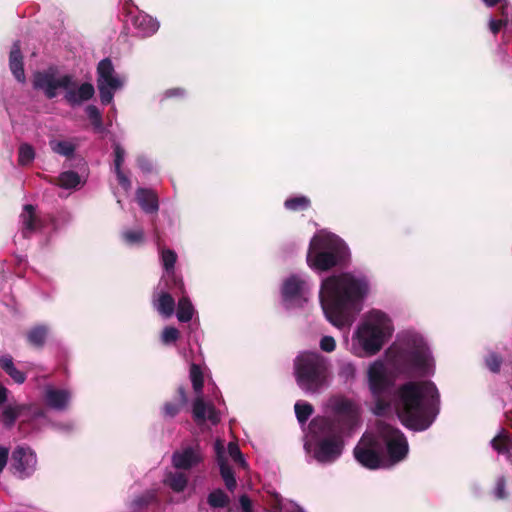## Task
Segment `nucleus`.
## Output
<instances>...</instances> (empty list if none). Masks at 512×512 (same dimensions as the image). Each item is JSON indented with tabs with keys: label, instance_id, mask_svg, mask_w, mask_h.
<instances>
[{
	"label": "nucleus",
	"instance_id": "nucleus-1",
	"mask_svg": "<svg viewBox=\"0 0 512 512\" xmlns=\"http://www.w3.org/2000/svg\"><path fill=\"white\" fill-rule=\"evenodd\" d=\"M393 383L381 362L368 369V386L374 406L373 414L382 417L390 413L392 404L400 422L408 429L424 431L440 412V393L430 380L408 381L401 384L392 399Z\"/></svg>",
	"mask_w": 512,
	"mask_h": 512
},
{
	"label": "nucleus",
	"instance_id": "nucleus-2",
	"mask_svg": "<svg viewBox=\"0 0 512 512\" xmlns=\"http://www.w3.org/2000/svg\"><path fill=\"white\" fill-rule=\"evenodd\" d=\"M370 291L365 275L343 272L327 277L321 284L320 302L327 320L336 327L350 324L362 309Z\"/></svg>",
	"mask_w": 512,
	"mask_h": 512
},
{
	"label": "nucleus",
	"instance_id": "nucleus-3",
	"mask_svg": "<svg viewBox=\"0 0 512 512\" xmlns=\"http://www.w3.org/2000/svg\"><path fill=\"white\" fill-rule=\"evenodd\" d=\"M353 453L363 467L375 470L383 466L385 455L392 463L402 461L408 453V442L400 429L376 420L372 437L365 445L356 446Z\"/></svg>",
	"mask_w": 512,
	"mask_h": 512
},
{
	"label": "nucleus",
	"instance_id": "nucleus-4",
	"mask_svg": "<svg viewBox=\"0 0 512 512\" xmlns=\"http://www.w3.org/2000/svg\"><path fill=\"white\" fill-rule=\"evenodd\" d=\"M343 430L339 421L330 417L317 416L309 423V433L304 448L321 464L335 462L343 453Z\"/></svg>",
	"mask_w": 512,
	"mask_h": 512
},
{
	"label": "nucleus",
	"instance_id": "nucleus-5",
	"mask_svg": "<svg viewBox=\"0 0 512 512\" xmlns=\"http://www.w3.org/2000/svg\"><path fill=\"white\" fill-rule=\"evenodd\" d=\"M350 257L349 247L342 238L333 233H318L310 240L306 262L311 269L325 272L346 266Z\"/></svg>",
	"mask_w": 512,
	"mask_h": 512
},
{
	"label": "nucleus",
	"instance_id": "nucleus-6",
	"mask_svg": "<svg viewBox=\"0 0 512 512\" xmlns=\"http://www.w3.org/2000/svg\"><path fill=\"white\" fill-rule=\"evenodd\" d=\"M75 86L73 76L69 74L55 78L53 73L38 71L33 76V87L42 90L48 99L57 96V89H65L64 99L72 107L90 100L95 94L94 86L89 82L82 83L77 90Z\"/></svg>",
	"mask_w": 512,
	"mask_h": 512
},
{
	"label": "nucleus",
	"instance_id": "nucleus-7",
	"mask_svg": "<svg viewBox=\"0 0 512 512\" xmlns=\"http://www.w3.org/2000/svg\"><path fill=\"white\" fill-rule=\"evenodd\" d=\"M294 376L297 385L309 394L319 393L329 376L328 360L317 352H302L294 359Z\"/></svg>",
	"mask_w": 512,
	"mask_h": 512
},
{
	"label": "nucleus",
	"instance_id": "nucleus-8",
	"mask_svg": "<svg viewBox=\"0 0 512 512\" xmlns=\"http://www.w3.org/2000/svg\"><path fill=\"white\" fill-rule=\"evenodd\" d=\"M392 333L390 318L380 310H372L358 328L356 337L367 354L375 355Z\"/></svg>",
	"mask_w": 512,
	"mask_h": 512
},
{
	"label": "nucleus",
	"instance_id": "nucleus-9",
	"mask_svg": "<svg viewBox=\"0 0 512 512\" xmlns=\"http://www.w3.org/2000/svg\"><path fill=\"white\" fill-rule=\"evenodd\" d=\"M395 362L406 372L414 371L423 376L433 372L431 353L424 344H418L412 349L400 351Z\"/></svg>",
	"mask_w": 512,
	"mask_h": 512
},
{
	"label": "nucleus",
	"instance_id": "nucleus-10",
	"mask_svg": "<svg viewBox=\"0 0 512 512\" xmlns=\"http://www.w3.org/2000/svg\"><path fill=\"white\" fill-rule=\"evenodd\" d=\"M37 457L29 446H17L11 455L10 469L14 476L24 480L36 471Z\"/></svg>",
	"mask_w": 512,
	"mask_h": 512
},
{
	"label": "nucleus",
	"instance_id": "nucleus-11",
	"mask_svg": "<svg viewBox=\"0 0 512 512\" xmlns=\"http://www.w3.org/2000/svg\"><path fill=\"white\" fill-rule=\"evenodd\" d=\"M122 15L127 23L131 21L133 27L137 30V36L146 38L152 36L159 28L158 22L151 16L138 11L137 7L126 1L122 6Z\"/></svg>",
	"mask_w": 512,
	"mask_h": 512
},
{
	"label": "nucleus",
	"instance_id": "nucleus-12",
	"mask_svg": "<svg viewBox=\"0 0 512 512\" xmlns=\"http://www.w3.org/2000/svg\"><path fill=\"white\" fill-rule=\"evenodd\" d=\"M203 461L199 447H185L175 451L172 455V464L178 470H190Z\"/></svg>",
	"mask_w": 512,
	"mask_h": 512
},
{
	"label": "nucleus",
	"instance_id": "nucleus-13",
	"mask_svg": "<svg viewBox=\"0 0 512 512\" xmlns=\"http://www.w3.org/2000/svg\"><path fill=\"white\" fill-rule=\"evenodd\" d=\"M161 259L166 271L165 287L167 289H178L182 293L185 292L183 281L178 278L174 272L175 263L177 261V254L175 251L171 249H163L161 251Z\"/></svg>",
	"mask_w": 512,
	"mask_h": 512
},
{
	"label": "nucleus",
	"instance_id": "nucleus-14",
	"mask_svg": "<svg viewBox=\"0 0 512 512\" xmlns=\"http://www.w3.org/2000/svg\"><path fill=\"white\" fill-rule=\"evenodd\" d=\"M192 415L198 425L205 423L207 420L213 425L220 422V417L215 407L212 404H207L201 394L193 402Z\"/></svg>",
	"mask_w": 512,
	"mask_h": 512
},
{
	"label": "nucleus",
	"instance_id": "nucleus-15",
	"mask_svg": "<svg viewBox=\"0 0 512 512\" xmlns=\"http://www.w3.org/2000/svg\"><path fill=\"white\" fill-rule=\"evenodd\" d=\"M216 461L220 469V475L229 491H233L237 486V481L232 467L228 464L224 454V446L221 441L215 443Z\"/></svg>",
	"mask_w": 512,
	"mask_h": 512
},
{
	"label": "nucleus",
	"instance_id": "nucleus-16",
	"mask_svg": "<svg viewBox=\"0 0 512 512\" xmlns=\"http://www.w3.org/2000/svg\"><path fill=\"white\" fill-rule=\"evenodd\" d=\"M22 223V235L24 238H29L34 232L41 230L44 227V221L36 215L35 206L26 204L23 207V212L20 215Z\"/></svg>",
	"mask_w": 512,
	"mask_h": 512
},
{
	"label": "nucleus",
	"instance_id": "nucleus-17",
	"mask_svg": "<svg viewBox=\"0 0 512 512\" xmlns=\"http://www.w3.org/2000/svg\"><path fill=\"white\" fill-rule=\"evenodd\" d=\"M335 412L337 415L334 417H330L331 420L339 421V427L342 428H351L356 423V416L352 411V404L348 400H342L338 402L335 406Z\"/></svg>",
	"mask_w": 512,
	"mask_h": 512
},
{
	"label": "nucleus",
	"instance_id": "nucleus-18",
	"mask_svg": "<svg viewBox=\"0 0 512 512\" xmlns=\"http://www.w3.org/2000/svg\"><path fill=\"white\" fill-rule=\"evenodd\" d=\"M114 66L110 58L102 59L97 66V82L105 83L111 87H121L122 82L114 75Z\"/></svg>",
	"mask_w": 512,
	"mask_h": 512
},
{
	"label": "nucleus",
	"instance_id": "nucleus-19",
	"mask_svg": "<svg viewBox=\"0 0 512 512\" xmlns=\"http://www.w3.org/2000/svg\"><path fill=\"white\" fill-rule=\"evenodd\" d=\"M136 200L141 209L147 214L157 213L159 210L158 196L152 189L138 188Z\"/></svg>",
	"mask_w": 512,
	"mask_h": 512
},
{
	"label": "nucleus",
	"instance_id": "nucleus-20",
	"mask_svg": "<svg viewBox=\"0 0 512 512\" xmlns=\"http://www.w3.org/2000/svg\"><path fill=\"white\" fill-rule=\"evenodd\" d=\"M9 68L17 81L24 83L26 80L21 53L20 42H14L9 55Z\"/></svg>",
	"mask_w": 512,
	"mask_h": 512
},
{
	"label": "nucleus",
	"instance_id": "nucleus-21",
	"mask_svg": "<svg viewBox=\"0 0 512 512\" xmlns=\"http://www.w3.org/2000/svg\"><path fill=\"white\" fill-rule=\"evenodd\" d=\"M71 399V393L66 389L48 388L45 400L48 406L55 410H65Z\"/></svg>",
	"mask_w": 512,
	"mask_h": 512
},
{
	"label": "nucleus",
	"instance_id": "nucleus-22",
	"mask_svg": "<svg viewBox=\"0 0 512 512\" xmlns=\"http://www.w3.org/2000/svg\"><path fill=\"white\" fill-rule=\"evenodd\" d=\"M305 282L296 275L288 277L282 285V297L285 301H292L302 295Z\"/></svg>",
	"mask_w": 512,
	"mask_h": 512
},
{
	"label": "nucleus",
	"instance_id": "nucleus-23",
	"mask_svg": "<svg viewBox=\"0 0 512 512\" xmlns=\"http://www.w3.org/2000/svg\"><path fill=\"white\" fill-rule=\"evenodd\" d=\"M154 307L159 314L168 318L171 317L175 310V300L167 291L158 293L157 299L154 300Z\"/></svg>",
	"mask_w": 512,
	"mask_h": 512
},
{
	"label": "nucleus",
	"instance_id": "nucleus-24",
	"mask_svg": "<svg viewBox=\"0 0 512 512\" xmlns=\"http://www.w3.org/2000/svg\"><path fill=\"white\" fill-rule=\"evenodd\" d=\"M49 334V329L46 325L40 324L33 326L26 333V339L29 345L34 348L41 349L44 347Z\"/></svg>",
	"mask_w": 512,
	"mask_h": 512
},
{
	"label": "nucleus",
	"instance_id": "nucleus-25",
	"mask_svg": "<svg viewBox=\"0 0 512 512\" xmlns=\"http://www.w3.org/2000/svg\"><path fill=\"white\" fill-rule=\"evenodd\" d=\"M1 369L17 384H23L26 380L25 372L19 370L10 355L0 357Z\"/></svg>",
	"mask_w": 512,
	"mask_h": 512
},
{
	"label": "nucleus",
	"instance_id": "nucleus-26",
	"mask_svg": "<svg viewBox=\"0 0 512 512\" xmlns=\"http://www.w3.org/2000/svg\"><path fill=\"white\" fill-rule=\"evenodd\" d=\"M179 292L182 294V292L179 290ZM184 294V292H183ZM194 314V307L189 299L188 296L182 295V297L178 301L177 306V319L182 322L186 323L189 322Z\"/></svg>",
	"mask_w": 512,
	"mask_h": 512
},
{
	"label": "nucleus",
	"instance_id": "nucleus-27",
	"mask_svg": "<svg viewBox=\"0 0 512 512\" xmlns=\"http://www.w3.org/2000/svg\"><path fill=\"white\" fill-rule=\"evenodd\" d=\"M491 446L499 454L509 453L512 447L509 433L505 429H502L501 432L491 440Z\"/></svg>",
	"mask_w": 512,
	"mask_h": 512
},
{
	"label": "nucleus",
	"instance_id": "nucleus-28",
	"mask_svg": "<svg viewBox=\"0 0 512 512\" xmlns=\"http://www.w3.org/2000/svg\"><path fill=\"white\" fill-rule=\"evenodd\" d=\"M165 484L169 486L174 492H182L187 486L188 478L182 472H170L166 475Z\"/></svg>",
	"mask_w": 512,
	"mask_h": 512
},
{
	"label": "nucleus",
	"instance_id": "nucleus-29",
	"mask_svg": "<svg viewBox=\"0 0 512 512\" xmlns=\"http://www.w3.org/2000/svg\"><path fill=\"white\" fill-rule=\"evenodd\" d=\"M207 503L213 509L225 508L230 503V497L218 488L208 494Z\"/></svg>",
	"mask_w": 512,
	"mask_h": 512
},
{
	"label": "nucleus",
	"instance_id": "nucleus-30",
	"mask_svg": "<svg viewBox=\"0 0 512 512\" xmlns=\"http://www.w3.org/2000/svg\"><path fill=\"white\" fill-rule=\"evenodd\" d=\"M88 119L93 127L95 133H104L105 127L103 124L102 114L95 105H88L85 109Z\"/></svg>",
	"mask_w": 512,
	"mask_h": 512
},
{
	"label": "nucleus",
	"instance_id": "nucleus-31",
	"mask_svg": "<svg viewBox=\"0 0 512 512\" xmlns=\"http://www.w3.org/2000/svg\"><path fill=\"white\" fill-rule=\"evenodd\" d=\"M190 380L192 387L197 395L202 394L204 386V376L201 367L198 364L192 363L190 366Z\"/></svg>",
	"mask_w": 512,
	"mask_h": 512
},
{
	"label": "nucleus",
	"instance_id": "nucleus-32",
	"mask_svg": "<svg viewBox=\"0 0 512 512\" xmlns=\"http://www.w3.org/2000/svg\"><path fill=\"white\" fill-rule=\"evenodd\" d=\"M311 201L306 196H296L285 200L284 207L290 211H304L309 209Z\"/></svg>",
	"mask_w": 512,
	"mask_h": 512
},
{
	"label": "nucleus",
	"instance_id": "nucleus-33",
	"mask_svg": "<svg viewBox=\"0 0 512 512\" xmlns=\"http://www.w3.org/2000/svg\"><path fill=\"white\" fill-rule=\"evenodd\" d=\"M79 183V174L72 170L62 172L58 177V185L65 189L75 188L79 185Z\"/></svg>",
	"mask_w": 512,
	"mask_h": 512
},
{
	"label": "nucleus",
	"instance_id": "nucleus-34",
	"mask_svg": "<svg viewBox=\"0 0 512 512\" xmlns=\"http://www.w3.org/2000/svg\"><path fill=\"white\" fill-rule=\"evenodd\" d=\"M21 410L22 408L20 406L5 407L0 416V420L3 425L7 428L12 427L15 424L17 418L20 416Z\"/></svg>",
	"mask_w": 512,
	"mask_h": 512
},
{
	"label": "nucleus",
	"instance_id": "nucleus-35",
	"mask_svg": "<svg viewBox=\"0 0 512 512\" xmlns=\"http://www.w3.org/2000/svg\"><path fill=\"white\" fill-rule=\"evenodd\" d=\"M35 158L34 148L28 143H22L18 149V164L20 166H27Z\"/></svg>",
	"mask_w": 512,
	"mask_h": 512
},
{
	"label": "nucleus",
	"instance_id": "nucleus-36",
	"mask_svg": "<svg viewBox=\"0 0 512 512\" xmlns=\"http://www.w3.org/2000/svg\"><path fill=\"white\" fill-rule=\"evenodd\" d=\"M294 410L299 423L304 424L313 414L314 408L308 402H296Z\"/></svg>",
	"mask_w": 512,
	"mask_h": 512
},
{
	"label": "nucleus",
	"instance_id": "nucleus-37",
	"mask_svg": "<svg viewBox=\"0 0 512 512\" xmlns=\"http://www.w3.org/2000/svg\"><path fill=\"white\" fill-rule=\"evenodd\" d=\"M100 101L103 105H109L114 98V93L120 87H111L102 82H97Z\"/></svg>",
	"mask_w": 512,
	"mask_h": 512
},
{
	"label": "nucleus",
	"instance_id": "nucleus-38",
	"mask_svg": "<svg viewBox=\"0 0 512 512\" xmlns=\"http://www.w3.org/2000/svg\"><path fill=\"white\" fill-rule=\"evenodd\" d=\"M156 501V493L154 491H147L142 495L136 497L132 502V506L134 509H143Z\"/></svg>",
	"mask_w": 512,
	"mask_h": 512
},
{
	"label": "nucleus",
	"instance_id": "nucleus-39",
	"mask_svg": "<svg viewBox=\"0 0 512 512\" xmlns=\"http://www.w3.org/2000/svg\"><path fill=\"white\" fill-rule=\"evenodd\" d=\"M50 146L53 152L66 157H71L75 152V146L68 141L50 142Z\"/></svg>",
	"mask_w": 512,
	"mask_h": 512
},
{
	"label": "nucleus",
	"instance_id": "nucleus-40",
	"mask_svg": "<svg viewBox=\"0 0 512 512\" xmlns=\"http://www.w3.org/2000/svg\"><path fill=\"white\" fill-rule=\"evenodd\" d=\"M122 238L128 245H139L144 242L145 236L142 229L126 230L122 233Z\"/></svg>",
	"mask_w": 512,
	"mask_h": 512
},
{
	"label": "nucleus",
	"instance_id": "nucleus-41",
	"mask_svg": "<svg viewBox=\"0 0 512 512\" xmlns=\"http://www.w3.org/2000/svg\"><path fill=\"white\" fill-rule=\"evenodd\" d=\"M502 363L503 358L498 353L491 352L485 357V365L492 373H499Z\"/></svg>",
	"mask_w": 512,
	"mask_h": 512
},
{
	"label": "nucleus",
	"instance_id": "nucleus-42",
	"mask_svg": "<svg viewBox=\"0 0 512 512\" xmlns=\"http://www.w3.org/2000/svg\"><path fill=\"white\" fill-rule=\"evenodd\" d=\"M180 337V332L177 328L168 326L162 331L161 341L163 344L175 343Z\"/></svg>",
	"mask_w": 512,
	"mask_h": 512
},
{
	"label": "nucleus",
	"instance_id": "nucleus-43",
	"mask_svg": "<svg viewBox=\"0 0 512 512\" xmlns=\"http://www.w3.org/2000/svg\"><path fill=\"white\" fill-rule=\"evenodd\" d=\"M236 512H255L253 502L247 494L239 496Z\"/></svg>",
	"mask_w": 512,
	"mask_h": 512
},
{
	"label": "nucleus",
	"instance_id": "nucleus-44",
	"mask_svg": "<svg viewBox=\"0 0 512 512\" xmlns=\"http://www.w3.org/2000/svg\"><path fill=\"white\" fill-rule=\"evenodd\" d=\"M228 453L230 457L233 459L234 462L240 464L241 466H244L246 464L243 455L240 451V448L237 443L230 442L228 444Z\"/></svg>",
	"mask_w": 512,
	"mask_h": 512
},
{
	"label": "nucleus",
	"instance_id": "nucleus-45",
	"mask_svg": "<svg viewBox=\"0 0 512 512\" xmlns=\"http://www.w3.org/2000/svg\"><path fill=\"white\" fill-rule=\"evenodd\" d=\"M183 407L184 406H182L180 403L176 401L166 402L162 408L163 415L165 417L173 418L181 411Z\"/></svg>",
	"mask_w": 512,
	"mask_h": 512
},
{
	"label": "nucleus",
	"instance_id": "nucleus-46",
	"mask_svg": "<svg viewBox=\"0 0 512 512\" xmlns=\"http://www.w3.org/2000/svg\"><path fill=\"white\" fill-rule=\"evenodd\" d=\"M114 170L122 169V164L125 158V150L119 143H114Z\"/></svg>",
	"mask_w": 512,
	"mask_h": 512
},
{
	"label": "nucleus",
	"instance_id": "nucleus-47",
	"mask_svg": "<svg viewBox=\"0 0 512 512\" xmlns=\"http://www.w3.org/2000/svg\"><path fill=\"white\" fill-rule=\"evenodd\" d=\"M320 348L324 352H332L336 348L335 339L332 336H324L320 340Z\"/></svg>",
	"mask_w": 512,
	"mask_h": 512
},
{
	"label": "nucleus",
	"instance_id": "nucleus-48",
	"mask_svg": "<svg viewBox=\"0 0 512 512\" xmlns=\"http://www.w3.org/2000/svg\"><path fill=\"white\" fill-rule=\"evenodd\" d=\"M339 375L345 380L353 379L355 376V367L351 363L341 365Z\"/></svg>",
	"mask_w": 512,
	"mask_h": 512
},
{
	"label": "nucleus",
	"instance_id": "nucleus-49",
	"mask_svg": "<svg viewBox=\"0 0 512 512\" xmlns=\"http://www.w3.org/2000/svg\"><path fill=\"white\" fill-rule=\"evenodd\" d=\"M508 24L507 19H499V20H490L489 22V28L491 32L496 35L503 27H505Z\"/></svg>",
	"mask_w": 512,
	"mask_h": 512
},
{
	"label": "nucleus",
	"instance_id": "nucleus-50",
	"mask_svg": "<svg viewBox=\"0 0 512 512\" xmlns=\"http://www.w3.org/2000/svg\"><path fill=\"white\" fill-rule=\"evenodd\" d=\"M115 174L117 176L118 183L121 187H123L125 190L130 189L131 187V181L129 178L123 173L122 169L115 170Z\"/></svg>",
	"mask_w": 512,
	"mask_h": 512
},
{
	"label": "nucleus",
	"instance_id": "nucleus-51",
	"mask_svg": "<svg viewBox=\"0 0 512 512\" xmlns=\"http://www.w3.org/2000/svg\"><path fill=\"white\" fill-rule=\"evenodd\" d=\"M505 484L506 483H505V479L504 478H499L497 480L496 487H495V496L498 499H504L506 497Z\"/></svg>",
	"mask_w": 512,
	"mask_h": 512
},
{
	"label": "nucleus",
	"instance_id": "nucleus-52",
	"mask_svg": "<svg viewBox=\"0 0 512 512\" xmlns=\"http://www.w3.org/2000/svg\"><path fill=\"white\" fill-rule=\"evenodd\" d=\"M9 458V448L5 446H0V474L3 472L4 468L7 465Z\"/></svg>",
	"mask_w": 512,
	"mask_h": 512
},
{
	"label": "nucleus",
	"instance_id": "nucleus-53",
	"mask_svg": "<svg viewBox=\"0 0 512 512\" xmlns=\"http://www.w3.org/2000/svg\"><path fill=\"white\" fill-rule=\"evenodd\" d=\"M175 401L180 403L182 406H185L188 402L186 389L184 386H179L177 388V395L175 397Z\"/></svg>",
	"mask_w": 512,
	"mask_h": 512
},
{
	"label": "nucleus",
	"instance_id": "nucleus-54",
	"mask_svg": "<svg viewBox=\"0 0 512 512\" xmlns=\"http://www.w3.org/2000/svg\"><path fill=\"white\" fill-rule=\"evenodd\" d=\"M185 94V90L182 88H171L165 91V98L182 97Z\"/></svg>",
	"mask_w": 512,
	"mask_h": 512
},
{
	"label": "nucleus",
	"instance_id": "nucleus-55",
	"mask_svg": "<svg viewBox=\"0 0 512 512\" xmlns=\"http://www.w3.org/2000/svg\"><path fill=\"white\" fill-rule=\"evenodd\" d=\"M7 388L0 384V405L7 400Z\"/></svg>",
	"mask_w": 512,
	"mask_h": 512
},
{
	"label": "nucleus",
	"instance_id": "nucleus-56",
	"mask_svg": "<svg viewBox=\"0 0 512 512\" xmlns=\"http://www.w3.org/2000/svg\"><path fill=\"white\" fill-rule=\"evenodd\" d=\"M487 7H495L502 0H482Z\"/></svg>",
	"mask_w": 512,
	"mask_h": 512
},
{
	"label": "nucleus",
	"instance_id": "nucleus-57",
	"mask_svg": "<svg viewBox=\"0 0 512 512\" xmlns=\"http://www.w3.org/2000/svg\"><path fill=\"white\" fill-rule=\"evenodd\" d=\"M505 416H506L507 420L511 421L510 426H511V428H512V411H508V412H506V413H505Z\"/></svg>",
	"mask_w": 512,
	"mask_h": 512
}]
</instances>
